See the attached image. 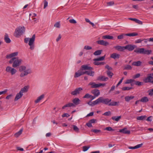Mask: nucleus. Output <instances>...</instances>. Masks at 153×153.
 I'll use <instances>...</instances> for the list:
<instances>
[{"instance_id": "f257e3e1", "label": "nucleus", "mask_w": 153, "mask_h": 153, "mask_svg": "<svg viewBox=\"0 0 153 153\" xmlns=\"http://www.w3.org/2000/svg\"><path fill=\"white\" fill-rule=\"evenodd\" d=\"M19 71L21 72L19 76L22 78L32 73V71L30 68H27L24 65L20 66L19 68Z\"/></svg>"}, {"instance_id": "f03ea898", "label": "nucleus", "mask_w": 153, "mask_h": 153, "mask_svg": "<svg viewBox=\"0 0 153 153\" xmlns=\"http://www.w3.org/2000/svg\"><path fill=\"white\" fill-rule=\"evenodd\" d=\"M22 62V59L18 57H13L9 60V62L10 64H12V66L13 68H16L21 65Z\"/></svg>"}, {"instance_id": "7ed1b4c3", "label": "nucleus", "mask_w": 153, "mask_h": 153, "mask_svg": "<svg viewBox=\"0 0 153 153\" xmlns=\"http://www.w3.org/2000/svg\"><path fill=\"white\" fill-rule=\"evenodd\" d=\"M35 38V34L32 36L31 38H26L24 39V42L25 43H27L28 42V45L30 46V48L31 50H33L34 49L35 47L34 41Z\"/></svg>"}, {"instance_id": "20e7f679", "label": "nucleus", "mask_w": 153, "mask_h": 153, "mask_svg": "<svg viewBox=\"0 0 153 153\" xmlns=\"http://www.w3.org/2000/svg\"><path fill=\"white\" fill-rule=\"evenodd\" d=\"M25 28L24 26L19 27L17 28L15 30L14 36L16 37H19L25 32Z\"/></svg>"}, {"instance_id": "39448f33", "label": "nucleus", "mask_w": 153, "mask_h": 153, "mask_svg": "<svg viewBox=\"0 0 153 153\" xmlns=\"http://www.w3.org/2000/svg\"><path fill=\"white\" fill-rule=\"evenodd\" d=\"M7 72L10 73L12 75L15 74L17 72V70L14 68L7 66L6 69Z\"/></svg>"}, {"instance_id": "423d86ee", "label": "nucleus", "mask_w": 153, "mask_h": 153, "mask_svg": "<svg viewBox=\"0 0 153 153\" xmlns=\"http://www.w3.org/2000/svg\"><path fill=\"white\" fill-rule=\"evenodd\" d=\"M88 85H91V87L92 88H96L102 86H104L105 84L102 83L96 84L95 82H91L89 83Z\"/></svg>"}, {"instance_id": "0eeeda50", "label": "nucleus", "mask_w": 153, "mask_h": 153, "mask_svg": "<svg viewBox=\"0 0 153 153\" xmlns=\"http://www.w3.org/2000/svg\"><path fill=\"white\" fill-rule=\"evenodd\" d=\"M82 90V88L80 87L76 88L74 91L71 92V94L74 96L77 95L79 94Z\"/></svg>"}, {"instance_id": "6e6552de", "label": "nucleus", "mask_w": 153, "mask_h": 153, "mask_svg": "<svg viewBox=\"0 0 153 153\" xmlns=\"http://www.w3.org/2000/svg\"><path fill=\"white\" fill-rule=\"evenodd\" d=\"M153 79V77L149 76L148 75L147 77L143 79V81L145 83L150 82L153 84V80H152Z\"/></svg>"}, {"instance_id": "1a4fd4ad", "label": "nucleus", "mask_w": 153, "mask_h": 153, "mask_svg": "<svg viewBox=\"0 0 153 153\" xmlns=\"http://www.w3.org/2000/svg\"><path fill=\"white\" fill-rule=\"evenodd\" d=\"M81 69L83 71V70H92L93 68L89 66V65H82L81 67Z\"/></svg>"}, {"instance_id": "9d476101", "label": "nucleus", "mask_w": 153, "mask_h": 153, "mask_svg": "<svg viewBox=\"0 0 153 153\" xmlns=\"http://www.w3.org/2000/svg\"><path fill=\"white\" fill-rule=\"evenodd\" d=\"M18 54V52H15L11 53L7 55L6 56V59H12L13 58L15 57V56H16Z\"/></svg>"}, {"instance_id": "9b49d317", "label": "nucleus", "mask_w": 153, "mask_h": 153, "mask_svg": "<svg viewBox=\"0 0 153 153\" xmlns=\"http://www.w3.org/2000/svg\"><path fill=\"white\" fill-rule=\"evenodd\" d=\"M85 74L84 71H82L81 69L79 70L77 72H76L74 76V77L76 78Z\"/></svg>"}, {"instance_id": "f8f14e48", "label": "nucleus", "mask_w": 153, "mask_h": 153, "mask_svg": "<svg viewBox=\"0 0 153 153\" xmlns=\"http://www.w3.org/2000/svg\"><path fill=\"white\" fill-rule=\"evenodd\" d=\"M72 102H73L72 104L74 105V107H75L76 105L79 104L81 101L78 98H76L73 100Z\"/></svg>"}, {"instance_id": "ddd939ff", "label": "nucleus", "mask_w": 153, "mask_h": 153, "mask_svg": "<svg viewBox=\"0 0 153 153\" xmlns=\"http://www.w3.org/2000/svg\"><path fill=\"white\" fill-rule=\"evenodd\" d=\"M136 46L132 45H128L125 46V50L127 49L129 51H133Z\"/></svg>"}, {"instance_id": "4468645a", "label": "nucleus", "mask_w": 153, "mask_h": 153, "mask_svg": "<svg viewBox=\"0 0 153 153\" xmlns=\"http://www.w3.org/2000/svg\"><path fill=\"white\" fill-rule=\"evenodd\" d=\"M97 43L99 45H102L105 46H107L109 45V43L103 40H99L97 41Z\"/></svg>"}, {"instance_id": "2eb2a0df", "label": "nucleus", "mask_w": 153, "mask_h": 153, "mask_svg": "<svg viewBox=\"0 0 153 153\" xmlns=\"http://www.w3.org/2000/svg\"><path fill=\"white\" fill-rule=\"evenodd\" d=\"M91 93L94 96L97 97L100 94L99 90L97 89H94L91 91Z\"/></svg>"}, {"instance_id": "dca6fc26", "label": "nucleus", "mask_w": 153, "mask_h": 153, "mask_svg": "<svg viewBox=\"0 0 153 153\" xmlns=\"http://www.w3.org/2000/svg\"><path fill=\"white\" fill-rule=\"evenodd\" d=\"M91 70H88V71H84L85 74H86L88 75L91 76H94V72Z\"/></svg>"}, {"instance_id": "f3484780", "label": "nucleus", "mask_w": 153, "mask_h": 153, "mask_svg": "<svg viewBox=\"0 0 153 153\" xmlns=\"http://www.w3.org/2000/svg\"><path fill=\"white\" fill-rule=\"evenodd\" d=\"M114 48L117 51H123L125 50V46H121L118 45L114 46Z\"/></svg>"}, {"instance_id": "a211bd4d", "label": "nucleus", "mask_w": 153, "mask_h": 153, "mask_svg": "<svg viewBox=\"0 0 153 153\" xmlns=\"http://www.w3.org/2000/svg\"><path fill=\"white\" fill-rule=\"evenodd\" d=\"M119 132L125 134H129L130 133V131L129 130H127L126 128H124L122 129H120L119 131Z\"/></svg>"}, {"instance_id": "6ab92c4d", "label": "nucleus", "mask_w": 153, "mask_h": 153, "mask_svg": "<svg viewBox=\"0 0 153 153\" xmlns=\"http://www.w3.org/2000/svg\"><path fill=\"white\" fill-rule=\"evenodd\" d=\"M144 48H138L136 50H134V52L136 53H139L140 54H143L144 51Z\"/></svg>"}, {"instance_id": "aec40b11", "label": "nucleus", "mask_w": 153, "mask_h": 153, "mask_svg": "<svg viewBox=\"0 0 153 153\" xmlns=\"http://www.w3.org/2000/svg\"><path fill=\"white\" fill-rule=\"evenodd\" d=\"M103 98L102 97H100L98 98L97 100L94 101V103L96 105L100 103H103Z\"/></svg>"}, {"instance_id": "412c9836", "label": "nucleus", "mask_w": 153, "mask_h": 153, "mask_svg": "<svg viewBox=\"0 0 153 153\" xmlns=\"http://www.w3.org/2000/svg\"><path fill=\"white\" fill-rule=\"evenodd\" d=\"M120 55V54L116 53H114L111 55L110 57L114 59H118L119 58Z\"/></svg>"}, {"instance_id": "4be33fe9", "label": "nucleus", "mask_w": 153, "mask_h": 153, "mask_svg": "<svg viewBox=\"0 0 153 153\" xmlns=\"http://www.w3.org/2000/svg\"><path fill=\"white\" fill-rule=\"evenodd\" d=\"M97 80H101L102 81H107L108 79V78L102 76H99L97 78Z\"/></svg>"}, {"instance_id": "5701e85b", "label": "nucleus", "mask_w": 153, "mask_h": 153, "mask_svg": "<svg viewBox=\"0 0 153 153\" xmlns=\"http://www.w3.org/2000/svg\"><path fill=\"white\" fill-rule=\"evenodd\" d=\"M29 88V86H25L24 88H22L20 91V93L23 94V93L26 92L28 90Z\"/></svg>"}, {"instance_id": "b1692460", "label": "nucleus", "mask_w": 153, "mask_h": 153, "mask_svg": "<svg viewBox=\"0 0 153 153\" xmlns=\"http://www.w3.org/2000/svg\"><path fill=\"white\" fill-rule=\"evenodd\" d=\"M103 103L108 105L111 101V99H109L108 98L104 99L103 98Z\"/></svg>"}, {"instance_id": "393cba45", "label": "nucleus", "mask_w": 153, "mask_h": 153, "mask_svg": "<svg viewBox=\"0 0 153 153\" xmlns=\"http://www.w3.org/2000/svg\"><path fill=\"white\" fill-rule=\"evenodd\" d=\"M4 40L5 42L7 43H10L11 42V40L9 38L8 35L7 33H6L4 36Z\"/></svg>"}, {"instance_id": "a878e982", "label": "nucleus", "mask_w": 153, "mask_h": 153, "mask_svg": "<svg viewBox=\"0 0 153 153\" xmlns=\"http://www.w3.org/2000/svg\"><path fill=\"white\" fill-rule=\"evenodd\" d=\"M143 145V143H141L138 144L134 147L129 146L128 148L130 149H135L139 148L142 147Z\"/></svg>"}, {"instance_id": "bb28decb", "label": "nucleus", "mask_w": 153, "mask_h": 153, "mask_svg": "<svg viewBox=\"0 0 153 153\" xmlns=\"http://www.w3.org/2000/svg\"><path fill=\"white\" fill-rule=\"evenodd\" d=\"M142 64V62L140 61H138L137 62H133L132 65H133L135 66H140Z\"/></svg>"}, {"instance_id": "cd10ccee", "label": "nucleus", "mask_w": 153, "mask_h": 153, "mask_svg": "<svg viewBox=\"0 0 153 153\" xmlns=\"http://www.w3.org/2000/svg\"><path fill=\"white\" fill-rule=\"evenodd\" d=\"M23 95V94H22L21 93H20V92H19V93L17 94L16 95L14 99V100L15 101H17L22 97Z\"/></svg>"}, {"instance_id": "c85d7f7f", "label": "nucleus", "mask_w": 153, "mask_h": 153, "mask_svg": "<svg viewBox=\"0 0 153 153\" xmlns=\"http://www.w3.org/2000/svg\"><path fill=\"white\" fill-rule=\"evenodd\" d=\"M73 105H74L72 104V103H69L63 106L62 107V108L64 109L66 107H74Z\"/></svg>"}, {"instance_id": "c756f323", "label": "nucleus", "mask_w": 153, "mask_h": 153, "mask_svg": "<svg viewBox=\"0 0 153 153\" xmlns=\"http://www.w3.org/2000/svg\"><path fill=\"white\" fill-rule=\"evenodd\" d=\"M44 97V94H42L39 97H38L37 99L35 101V102L36 103L39 102L41 100L43 99Z\"/></svg>"}, {"instance_id": "7c9ffc66", "label": "nucleus", "mask_w": 153, "mask_h": 153, "mask_svg": "<svg viewBox=\"0 0 153 153\" xmlns=\"http://www.w3.org/2000/svg\"><path fill=\"white\" fill-rule=\"evenodd\" d=\"M134 98L133 96H127L125 97V99L126 101L128 102L130 100L133 99Z\"/></svg>"}, {"instance_id": "2f4dec72", "label": "nucleus", "mask_w": 153, "mask_h": 153, "mask_svg": "<svg viewBox=\"0 0 153 153\" xmlns=\"http://www.w3.org/2000/svg\"><path fill=\"white\" fill-rule=\"evenodd\" d=\"M121 116H113L111 117L112 120L116 121V122L118 121L121 118Z\"/></svg>"}, {"instance_id": "473e14b6", "label": "nucleus", "mask_w": 153, "mask_h": 153, "mask_svg": "<svg viewBox=\"0 0 153 153\" xmlns=\"http://www.w3.org/2000/svg\"><path fill=\"white\" fill-rule=\"evenodd\" d=\"M126 36H134L138 35V33H137L134 32L126 34Z\"/></svg>"}, {"instance_id": "72a5a7b5", "label": "nucleus", "mask_w": 153, "mask_h": 153, "mask_svg": "<svg viewBox=\"0 0 153 153\" xmlns=\"http://www.w3.org/2000/svg\"><path fill=\"white\" fill-rule=\"evenodd\" d=\"M149 100V99L147 97H144L140 100V101L143 102H148Z\"/></svg>"}, {"instance_id": "f704fd0d", "label": "nucleus", "mask_w": 153, "mask_h": 153, "mask_svg": "<svg viewBox=\"0 0 153 153\" xmlns=\"http://www.w3.org/2000/svg\"><path fill=\"white\" fill-rule=\"evenodd\" d=\"M102 38L103 39H112L113 38V37L112 36L110 35H105L102 36Z\"/></svg>"}, {"instance_id": "c9c22d12", "label": "nucleus", "mask_w": 153, "mask_h": 153, "mask_svg": "<svg viewBox=\"0 0 153 153\" xmlns=\"http://www.w3.org/2000/svg\"><path fill=\"white\" fill-rule=\"evenodd\" d=\"M105 57V55L101 57H100L98 58H96L94 59V61H103V60Z\"/></svg>"}, {"instance_id": "e433bc0d", "label": "nucleus", "mask_w": 153, "mask_h": 153, "mask_svg": "<svg viewBox=\"0 0 153 153\" xmlns=\"http://www.w3.org/2000/svg\"><path fill=\"white\" fill-rule=\"evenodd\" d=\"M144 51L143 54H144L149 55L152 53V51L151 50H146L144 48Z\"/></svg>"}, {"instance_id": "4c0bfd02", "label": "nucleus", "mask_w": 153, "mask_h": 153, "mask_svg": "<svg viewBox=\"0 0 153 153\" xmlns=\"http://www.w3.org/2000/svg\"><path fill=\"white\" fill-rule=\"evenodd\" d=\"M119 103V102H110L108 105L109 106H116L118 105V104Z\"/></svg>"}, {"instance_id": "58836bf2", "label": "nucleus", "mask_w": 153, "mask_h": 153, "mask_svg": "<svg viewBox=\"0 0 153 153\" xmlns=\"http://www.w3.org/2000/svg\"><path fill=\"white\" fill-rule=\"evenodd\" d=\"M146 117V116L145 115L141 116H140L137 117V120H144L145 119Z\"/></svg>"}, {"instance_id": "ea45409f", "label": "nucleus", "mask_w": 153, "mask_h": 153, "mask_svg": "<svg viewBox=\"0 0 153 153\" xmlns=\"http://www.w3.org/2000/svg\"><path fill=\"white\" fill-rule=\"evenodd\" d=\"M102 50H98L95 51L94 53V54L95 56L100 55L102 53Z\"/></svg>"}, {"instance_id": "a19ab883", "label": "nucleus", "mask_w": 153, "mask_h": 153, "mask_svg": "<svg viewBox=\"0 0 153 153\" xmlns=\"http://www.w3.org/2000/svg\"><path fill=\"white\" fill-rule=\"evenodd\" d=\"M126 36V34H123L118 36L117 39H122L125 37Z\"/></svg>"}, {"instance_id": "79ce46f5", "label": "nucleus", "mask_w": 153, "mask_h": 153, "mask_svg": "<svg viewBox=\"0 0 153 153\" xmlns=\"http://www.w3.org/2000/svg\"><path fill=\"white\" fill-rule=\"evenodd\" d=\"M22 131V129H20L18 132L16 133L14 135L16 137H19Z\"/></svg>"}, {"instance_id": "37998d69", "label": "nucleus", "mask_w": 153, "mask_h": 153, "mask_svg": "<svg viewBox=\"0 0 153 153\" xmlns=\"http://www.w3.org/2000/svg\"><path fill=\"white\" fill-rule=\"evenodd\" d=\"M73 128L74 130L76 132L78 133L79 132V128L76 126L73 125Z\"/></svg>"}, {"instance_id": "c03bdc74", "label": "nucleus", "mask_w": 153, "mask_h": 153, "mask_svg": "<svg viewBox=\"0 0 153 153\" xmlns=\"http://www.w3.org/2000/svg\"><path fill=\"white\" fill-rule=\"evenodd\" d=\"M135 81V80L134 79H127L126 80L125 82V84H129Z\"/></svg>"}, {"instance_id": "a18cd8bd", "label": "nucleus", "mask_w": 153, "mask_h": 153, "mask_svg": "<svg viewBox=\"0 0 153 153\" xmlns=\"http://www.w3.org/2000/svg\"><path fill=\"white\" fill-rule=\"evenodd\" d=\"M132 88H133L131 87H124L122 88V89L123 91L129 90Z\"/></svg>"}, {"instance_id": "49530a36", "label": "nucleus", "mask_w": 153, "mask_h": 153, "mask_svg": "<svg viewBox=\"0 0 153 153\" xmlns=\"http://www.w3.org/2000/svg\"><path fill=\"white\" fill-rule=\"evenodd\" d=\"M134 84L135 85L138 86H140L142 85L143 83L142 82L139 81H134Z\"/></svg>"}, {"instance_id": "de8ad7c7", "label": "nucleus", "mask_w": 153, "mask_h": 153, "mask_svg": "<svg viewBox=\"0 0 153 153\" xmlns=\"http://www.w3.org/2000/svg\"><path fill=\"white\" fill-rule=\"evenodd\" d=\"M107 74L108 76L110 78L112 77V76L113 75V73L109 71H107Z\"/></svg>"}, {"instance_id": "09e8293b", "label": "nucleus", "mask_w": 153, "mask_h": 153, "mask_svg": "<svg viewBox=\"0 0 153 153\" xmlns=\"http://www.w3.org/2000/svg\"><path fill=\"white\" fill-rule=\"evenodd\" d=\"M148 92L149 93V95L150 96H153V88L149 90Z\"/></svg>"}, {"instance_id": "8fccbe9b", "label": "nucleus", "mask_w": 153, "mask_h": 153, "mask_svg": "<svg viewBox=\"0 0 153 153\" xmlns=\"http://www.w3.org/2000/svg\"><path fill=\"white\" fill-rule=\"evenodd\" d=\"M90 147V146H83L82 147L83 151L85 152L87 151Z\"/></svg>"}, {"instance_id": "3c124183", "label": "nucleus", "mask_w": 153, "mask_h": 153, "mask_svg": "<svg viewBox=\"0 0 153 153\" xmlns=\"http://www.w3.org/2000/svg\"><path fill=\"white\" fill-rule=\"evenodd\" d=\"M140 76V74H137L133 76L132 77L134 79H135L139 78Z\"/></svg>"}, {"instance_id": "603ef678", "label": "nucleus", "mask_w": 153, "mask_h": 153, "mask_svg": "<svg viewBox=\"0 0 153 153\" xmlns=\"http://www.w3.org/2000/svg\"><path fill=\"white\" fill-rule=\"evenodd\" d=\"M103 62H97V61H94V64L95 65H98L101 64H103Z\"/></svg>"}, {"instance_id": "864d4df0", "label": "nucleus", "mask_w": 153, "mask_h": 153, "mask_svg": "<svg viewBox=\"0 0 153 153\" xmlns=\"http://www.w3.org/2000/svg\"><path fill=\"white\" fill-rule=\"evenodd\" d=\"M131 66L129 65H126L124 68V69L126 70H131Z\"/></svg>"}, {"instance_id": "5fc2aeb1", "label": "nucleus", "mask_w": 153, "mask_h": 153, "mask_svg": "<svg viewBox=\"0 0 153 153\" xmlns=\"http://www.w3.org/2000/svg\"><path fill=\"white\" fill-rule=\"evenodd\" d=\"M105 130H107L108 131H114V129L112 128L111 127H106L105 129Z\"/></svg>"}, {"instance_id": "6e6d98bb", "label": "nucleus", "mask_w": 153, "mask_h": 153, "mask_svg": "<svg viewBox=\"0 0 153 153\" xmlns=\"http://www.w3.org/2000/svg\"><path fill=\"white\" fill-rule=\"evenodd\" d=\"M60 25L59 22H57L54 24V26L56 28H60Z\"/></svg>"}, {"instance_id": "4d7b16f0", "label": "nucleus", "mask_w": 153, "mask_h": 153, "mask_svg": "<svg viewBox=\"0 0 153 153\" xmlns=\"http://www.w3.org/2000/svg\"><path fill=\"white\" fill-rule=\"evenodd\" d=\"M91 131L95 133H100L101 132V131L100 130H97L96 129H92L91 130Z\"/></svg>"}, {"instance_id": "13d9d810", "label": "nucleus", "mask_w": 153, "mask_h": 153, "mask_svg": "<svg viewBox=\"0 0 153 153\" xmlns=\"http://www.w3.org/2000/svg\"><path fill=\"white\" fill-rule=\"evenodd\" d=\"M91 97V95L89 94H86L83 97V98H89Z\"/></svg>"}, {"instance_id": "bf43d9fd", "label": "nucleus", "mask_w": 153, "mask_h": 153, "mask_svg": "<svg viewBox=\"0 0 153 153\" xmlns=\"http://www.w3.org/2000/svg\"><path fill=\"white\" fill-rule=\"evenodd\" d=\"M48 6V2L46 0H44V8H45Z\"/></svg>"}, {"instance_id": "052dcab7", "label": "nucleus", "mask_w": 153, "mask_h": 153, "mask_svg": "<svg viewBox=\"0 0 153 153\" xmlns=\"http://www.w3.org/2000/svg\"><path fill=\"white\" fill-rule=\"evenodd\" d=\"M69 22L72 24H76V22L74 19H71L69 20Z\"/></svg>"}, {"instance_id": "680f3d73", "label": "nucleus", "mask_w": 153, "mask_h": 153, "mask_svg": "<svg viewBox=\"0 0 153 153\" xmlns=\"http://www.w3.org/2000/svg\"><path fill=\"white\" fill-rule=\"evenodd\" d=\"M135 22L140 25H142L143 24V22L142 21L137 19H136Z\"/></svg>"}, {"instance_id": "e2e57ef3", "label": "nucleus", "mask_w": 153, "mask_h": 153, "mask_svg": "<svg viewBox=\"0 0 153 153\" xmlns=\"http://www.w3.org/2000/svg\"><path fill=\"white\" fill-rule=\"evenodd\" d=\"M84 49L87 50H91L92 49V47L89 46H85L84 48Z\"/></svg>"}, {"instance_id": "0e129e2a", "label": "nucleus", "mask_w": 153, "mask_h": 153, "mask_svg": "<svg viewBox=\"0 0 153 153\" xmlns=\"http://www.w3.org/2000/svg\"><path fill=\"white\" fill-rule=\"evenodd\" d=\"M88 104L91 106H93L95 105H96L95 103H94V101H93L92 102H89L88 103Z\"/></svg>"}, {"instance_id": "69168bd1", "label": "nucleus", "mask_w": 153, "mask_h": 153, "mask_svg": "<svg viewBox=\"0 0 153 153\" xmlns=\"http://www.w3.org/2000/svg\"><path fill=\"white\" fill-rule=\"evenodd\" d=\"M107 5L108 6H111L113 5L114 4V3L113 1H110L109 2H108L107 3Z\"/></svg>"}, {"instance_id": "338daca9", "label": "nucleus", "mask_w": 153, "mask_h": 153, "mask_svg": "<svg viewBox=\"0 0 153 153\" xmlns=\"http://www.w3.org/2000/svg\"><path fill=\"white\" fill-rule=\"evenodd\" d=\"M111 112L110 111L106 112L104 113L103 114L105 116H109L111 115Z\"/></svg>"}, {"instance_id": "774afa93", "label": "nucleus", "mask_w": 153, "mask_h": 153, "mask_svg": "<svg viewBox=\"0 0 153 153\" xmlns=\"http://www.w3.org/2000/svg\"><path fill=\"white\" fill-rule=\"evenodd\" d=\"M143 41V39H139L137 40H136L135 41V43H139Z\"/></svg>"}]
</instances>
